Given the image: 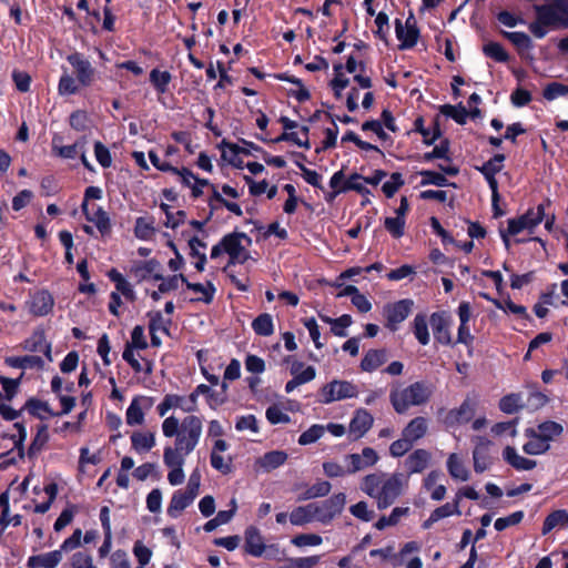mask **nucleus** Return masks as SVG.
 <instances>
[{
  "label": "nucleus",
  "mask_w": 568,
  "mask_h": 568,
  "mask_svg": "<svg viewBox=\"0 0 568 568\" xmlns=\"http://www.w3.org/2000/svg\"><path fill=\"white\" fill-rule=\"evenodd\" d=\"M161 430L165 438H174L172 445L163 449V464L169 469L168 481L179 486L185 480L184 465L186 457L192 454L203 435V418L197 415H186L183 419L175 415L166 416Z\"/></svg>",
  "instance_id": "nucleus-1"
},
{
  "label": "nucleus",
  "mask_w": 568,
  "mask_h": 568,
  "mask_svg": "<svg viewBox=\"0 0 568 568\" xmlns=\"http://www.w3.org/2000/svg\"><path fill=\"white\" fill-rule=\"evenodd\" d=\"M408 475L399 471H375L361 480L359 488L374 499L379 510L392 506L408 489Z\"/></svg>",
  "instance_id": "nucleus-2"
},
{
  "label": "nucleus",
  "mask_w": 568,
  "mask_h": 568,
  "mask_svg": "<svg viewBox=\"0 0 568 568\" xmlns=\"http://www.w3.org/2000/svg\"><path fill=\"white\" fill-rule=\"evenodd\" d=\"M536 20L530 22L529 31L538 39L544 38L549 30L568 28V0H545L535 4Z\"/></svg>",
  "instance_id": "nucleus-3"
},
{
  "label": "nucleus",
  "mask_w": 568,
  "mask_h": 568,
  "mask_svg": "<svg viewBox=\"0 0 568 568\" xmlns=\"http://www.w3.org/2000/svg\"><path fill=\"white\" fill-rule=\"evenodd\" d=\"M562 432V425L554 420H546L536 427L526 428L524 435L527 442L523 445V450L531 456L544 455L550 449L551 443Z\"/></svg>",
  "instance_id": "nucleus-4"
},
{
  "label": "nucleus",
  "mask_w": 568,
  "mask_h": 568,
  "mask_svg": "<svg viewBox=\"0 0 568 568\" xmlns=\"http://www.w3.org/2000/svg\"><path fill=\"white\" fill-rule=\"evenodd\" d=\"M251 243V237L244 233L227 234L212 247L211 258L227 254L229 265L243 264L250 258L248 247Z\"/></svg>",
  "instance_id": "nucleus-5"
},
{
  "label": "nucleus",
  "mask_w": 568,
  "mask_h": 568,
  "mask_svg": "<svg viewBox=\"0 0 568 568\" xmlns=\"http://www.w3.org/2000/svg\"><path fill=\"white\" fill-rule=\"evenodd\" d=\"M550 205V200H545L542 203L538 204L536 207L529 209L525 214L509 219L507 221V229L500 230V236L508 248L510 245L509 237L516 236L525 231L528 233H532L534 230L544 221L545 219V209Z\"/></svg>",
  "instance_id": "nucleus-6"
},
{
  "label": "nucleus",
  "mask_w": 568,
  "mask_h": 568,
  "mask_svg": "<svg viewBox=\"0 0 568 568\" xmlns=\"http://www.w3.org/2000/svg\"><path fill=\"white\" fill-rule=\"evenodd\" d=\"M432 392L427 385L420 382L395 389L390 393V403L398 414L405 413L410 406H418L426 403Z\"/></svg>",
  "instance_id": "nucleus-7"
},
{
  "label": "nucleus",
  "mask_w": 568,
  "mask_h": 568,
  "mask_svg": "<svg viewBox=\"0 0 568 568\" xmlns=\"http://www.w3.org/2000/svg\"><path fill=\"white\" fill-rule=\"evenodd\" d=\"M358 394V387L353 382L333 379L320 388L318 402L327 405L334 402L355 398Z\"/></svg>",
  "instance_id": "nucleus-8"
},
{
  "label": "nucleus",
  "mask_w": 568,
  "mask_h": 568,
  "mask_svg": "<svg viewBox=\"0 0 568 568\" xmlns=\"http://www.w3.org/2000/svg\"><path fill=\"white\" fill-rule=\"evenodd\" d=\"M333 69L334 78L329 81V87L335 98L338 100L345 98L348 111L354 112L358 108L359 92L354 87L344 92L349 87V78L344 73L342 64H335Z\"/></svg>",
  "instance_id": "nucleus-9"
},
{
  "label": "nucleus",
  "mask_w": 568,
  "mask_h": 568,
  "mask_svg": "<svg viewBox=\"0 0 568 568\" xmlns=\"http://www.w3.org/2000/svg\"><path fill=\"white\" fill-rule=\"evenodd\" d=\"M346 504V495L337 493L321 503H312L314 509L315 521L323 525L329 524L338 516Z\"/></svg>",
  "instance_id": "nucleus-10"
},
{
  "label": "nucleus",
  "mask_w": 568,
  "mask_h": 568,
  "mask_svg": "<svg viewBox=\"0 0 568 568\" xmlns=\"http://www.w3.org/2000/svg\"><path fill=\"white\" fill-rule=\"evenodd\" d=\"M414 301L403 298L394 303H387L383 308V315L386 318V327L396 332L399 324L403 323L412 313Z\"/></svg>",
  "instance_id": "nucleus-11"
},
{
  "label": "nucleus",
  "mask_w": 568,
  "mask_h": 568,
  "mask_svg": "<svg viewBox=\"0 0 568 568\" xmlns=\"http://www.w3.org/2000/svg\"><path fill=\"white\" fill-rule=\"evenodd\" d=\"M329 187H335L337 193L355 191L362 195H369L371 191L365 186L364 176L353 173L345 176L344 171H336L329 179Z\"/></svg>",
  "instance_id": "nucleus-12"
},
{
  "label": "nucleus",
  "mask_w": 568,
  "mask_h": 568,
  "mask_svg": "<svg viewBox=\"0 0 568 568\" xmlns=\"http://www.w3.org/2000/svg\"><path fill=\"white\" fill-rule=\"evenodd\" d=\"M155 398L148 395H135L125 410V423L129 426H141L145 415L153 407Z\"/></svg>",
  "instance_id": "nucleus-13"
},
{
  "label": "nucleus",
  "mask_w": 568,
  "mask_h": 568,
  "mask_svg": "<svg viewBox=\"0 0 568 568\" xmlns=\"http://www.w3.org/2000/svg\"><path fill=\"white\" fill-rule=\"evenodd\" d=\"M408 211V200L406 196H402L399 206L394 211L395 215L385 217L384 227L394 239H400L404 236L406 229V215Z\"/></svg>",
  "instance_id": "nucleus-14"
},
{
  "label": "nucleus",
  "mask_w": 568,
  "mask_h": 568,
  "mask_svg": "<svg viewBox=\"0 0 568 568\" xmlns=\"http://www.w3.org/2000/svg\"><path fill=\"white\" fill-rule=\"evenodd\" d=\"M51 389L57 395V397L60 400L61 404V410L59 413H53L50 410L47 403H42L38 400V412H47L50 415H62V414H69L73 407L75 406V398L73 396H70L68 394H63V382L62 378L59 376H54L51 381Z\"/></svg>",
  "instance_id": "nucleus-15"
},
{
  "label": "nucleus",
  "mask_w": 568,
  "mask_h": 568,
  "mask_svg": "<svg viewBox=\"0 0 568 568\" xmlns=\"http://www.w3.org/2000/svg\"><path fill=\"white\" fill-rule=\"evenodd\" d=\"M505 155L504 154H495L490 160L485 162L481 166L477 168L483 175L485 176L490 190L493 202H497L498 194V182L496 180V174L499 173L504 168Z\"/></svg>",
  "instance_id": "nucleus-16"
},
{
  "label": "nucleus",
  "mask_w": 568,
  "mask_h": 568,
  "mask_svg": "<svg viewBox=\"0 0 568 568\" xmlns=\"http://www.w3.org/2000/svg\"><path fill=\"white\" fill-rule=\"evenodd\" d=\"M67 60L73 69L74 78L80 81L82 87H90L95 77V70L90 61L80 53H72L68 55Z\"/></svg>",
  "instance_id": "nucleus-17"
},
{
  "label": "nucleus",
  "mask_w": 568,
  "mask_h": 568,
  "mask_svg": "<svg viewBox=\"0 0 568 568\" xmlns=\"http://www.w3.org/2000/svg\"><path fill=\"white\" fill-rule=\"evenodd\" d=\"M378 460L379 456L372 447H365L358 454H348L344 457V462L348 465L352 474L373 467Z\"/></svg>",
  "instance_id": "nucleus-18"
},
{
  "label": "nucleus",
  "mask_w": 568,
  "mask_h": 568,
  "mask_svg": "<svg viewBox=\"0 0 568 568\" xmlns=\"http://www.w3.org/2000/svg\"><path fill=\"white\" fill-rule=\"evenodd\" d=\"M429 322L435 339L442 345H450L453 342L450 316L446 312H435L430 315Z\"/></svg>",
  "instance_id": "nucleus-19"
},
{
  "label": "nucleus",
  "mask_w": 568,
  "mask_h": 568,
  "mask_svg": "<svg viewBox=\"0 0 568 568\" xmlns=\"http://www.w3.org/2000/svg\"><path fill=\"white\" fill-rule=\"evenodd\" d=\"M475 448L473 452L474 469L476 473H484L491 464L488 450L491 442L485 437L477 436L474 438Z\"/></svg>",
  "instance_id": "nucleus-20"
},
{
  "label": "nucleus",
  "mask_w": 568,
  "mask_h": 568,
  "mask_svg": "<svg viewBox=\"0 0 568 568\" xmlns=\"http://www.w3.org/2000/svg\"><path fill=\"white\" fill-rule=\"evenodd\" d=\"M244 549L253 557H261L266 550L264 537L260 529L254 526H250L244 531Z\"/></svg>",
  "instance_id": "nucleus-21"
},
{
  "label": "nucleus",
  "mask_w": 568,
  "mask_h": 568,
  "mask_svg": "<svg viewBox=\"0 0 568 568\" xmlns=\"http://www.w3.org/2000/svg\"><path fill=\"white\" fill-rule=\"evenodd\" d=\"M181 410L187 415H193L186 403L185 395L170 393L164 395L161 403L156 406L159 416L165 417L170 410Z\"/></svg>",
  "instance_id": "nucleus-22"
},
{
  "label": "nucleus",
  "mask_w": 568,
  "mask_h": 568,
  "mask_svg": "<svg viewBox=\"0 0 568 568\" xmlns=\"http://www.w3.org/2000/svg\"><path fill=\"white\" fill-rule=\"evenodd\" d=\"M374 418L366 409L359 408L351 419L348 432L355 439L363 437L373 426Z\"/></svg>",
  "instance_id": "nucleus-23"
},
{
  "label": "nucleus",
  "mask_w": 568,
  "mask_h": 568,
  "mask_svg": "<svg viewBox=\"0 0 568 568\" xmlns=\"http://www.w3.org/2000/svg\"><path fill=\"white\" fill-rule=\"evenodd\" d=\"M184 284L186 288L193 293V296L191 297L192 302H201L204 304H211L213 302L216 287L211 281L193 283L186 278Z\"/></svg>",
  "instance_id": "nucleus-24"
},
{
  "label": "nucleus",
  "mask_w": 568,
  "mask_h": 568,
  "mask_svg": "<svg viewBox=\"0 0 568 568\" xmlns=\"http://www.w3.org/2000/svg\"><path fill=\"white\" fill-rule=\"evenodd\" d=\"M132 272L140 282H149L161 278L162 268L159 261L151 258L135 264Z\"/></svg>",
  "instance_id": "nucleus-25"
},
{
  "label": "nucleus",
  "mask_w": 568,
  "mask_h": 568,
  "mask_svg": "<svg viewBox=\"0 0 568 568\" xmlns=\"http://www.w3.org/2000/svg\"><path fill=\"white\" fill-rule=\"evenodd\" d=\"M132 449L139 454H148L156 445L155 434L151 430H136L130 436Z\"/></svg>",
  "instance_id": "nucleus-26"
},
{
  "label": "nucleus",
  "mask_w": 568,
  "mask_h": 568,
  "mask_svg": "<svg viewBox=\"0 0 568 568\" xmlns=\"http://www.w3.org/2000/svg\"><path fill=\"white\" fill-rule=\"evenodd\" d=\"M196 497L186 490L178 489L173 493L166 513L171 518H178L184 509L191 506Z\"/></svg>",
  "instance_id": "nucleus-27"
},
{
  "label": "nucleus",
  "mask_w": 568,
  "mask_h": 568,
  "mask_svg": "<svg viewBox=\"0 0 568 568\" xmlns=\"http://www.w3.org/2000/svg\"><path fill=\"white\" fill-rule=\"evenodd\" d=\"M504 460L513 468L519 471L531 470L537 466V462L521 456L514 446L507 445L503 450Z\"/></svg>",
  "instance_id": "nucleus-28"
},
{
  "label": "nucleus",
  "mask_w": 568,
  "mask_h": 568,
  "mask_svg": "<svg viewBox=\"0 0 568 568\" xmlns=\"http://www.w3.org/2000/svg\"><path fill=\"white\" fill-rule=\"evenodd\" d=\"M396 37L402 42V48H413L418 40L419 31L414 21L407 19L405 24L400 21H396Z\"/></svg>",
  "instance_id": "nucleus-29"
},
{
  "label": "nucleus",
  "mask_w": 568,
  "mask_h": 568,
  "mask_svg": "<svg viewBox=\"0 0 568 568\" xmlns=\"http://www.w3.org/2000/svg\"><path fill=\"white\" fill-rule=\"evenodd\" d=\"M474 409L475 405L471 400H464L458 408L448 412L445 417L446 425L456 426L469 422L474 415Z\"/></svg>",
  "instance_id": "nucleus-30"
},
{
  "label": "nucleus",
  "mask_w": 568,
  "mask_h": 568,
  "mask_svg": "<svg viewBox=\"0 0 568 568\" xmlns=\"http://www.w3.org/2000/svg\"><path fill=\"white\" fill-rule=\"evenodd\" d=\"M288 455L284 450H272L265 453L263 456L256 459L255 466L265 471L270 473L286 463Z\"/></svg>",
  "instance_id": "nucleus-31"
},
{
  "label": "nucleus",
  "mask_w": 568,
  "mask_h": 568,
  "mask_svg": "<svg viewBox=\"0 0 568 568\" xmlns=\"http://www.w3.org/2000/svg\"><path fill=\"white\" fill-rule=\"evenodd\" d=\"M430 453L426 449H416L405 459L406 475L419 474L424 471L430 462Z\"/></svg>",
  "instance_id": "nucleus-32"
},
{
  "label": "nucleus",
  "mask_w": 568,
  "mask_h": 568,
  "mask_svg": "<svg viewBox=\"0 0 568 568\" xmlns=\"http://www.w3.org/2000/svg\"><path fill=\"white\" fill-rule=\"evenodd\" d=\"M446 466L448 474L453 479L459 481H467L469 479L470 473L464 465L463 459L456 453L449 454Z\"/></svg>",
  "instance_id": "nucleus-33"
},
{
  "label": "nucleus",
  "mask_w": 568,
  "mask_h": 568,
  "mask_svg": "<svg viewBox=\"0 0 568 568\" xmlns=\"http://www.w3.org/2000/svg\"><path fill=\"white\" fill-rule=\"evenodd\" d=\"M568 526V511L558 509L550 513L544 520L541 534L548 535L551 530L566 528Z\"/></svg>",
  "instance_id": "nucleus-34"
},
{
  "label": "nucleus",
  "mask_w": 568,
  "mask_h": 568,
  "mask_svg": "<svg viewBox=\"0 0 568 568\" xmlns=\"http://www.w3.org/2000/svg\"><path fill=\"white\" fill-rule=\"evenodd\" d=\"M428 429V424L424 417H415L403 430V436L408 438L413 444L423 438Z\"/></svg>",
  "instance_id": "nucleus-35"
},
{
  "label": "nucleus",
  "mask_w": 568,
  "mask_h": 568,
  "mask_svg": "<svg viewBox=\"0 0 568 568\" xmlns=\"http://www.w3.org/2000/svg\"><path fill=\"white\" fill-rule=\"evenodd\" d=\"M108 277L114 283L115 292H118L119 295H123L129 301H134L135 293L132 285L116 268H111L108 272Z\"/></svg>",
  "instance_id": "nucleus-36"
},
{
  "label": "nucleus",
  "mask_w": 568,
  "mask_h": 568,
  "mask_svg": "<svg viewBox=\"0 0 568 568\" xmlns=\"http://www.w3.org/2000/svg\"><path fill=\"white\" fill-rule=\"evenodd\" d=\"M122 357L135 373L143 372L145 375L152 374V372H153L152 362L144 359L143 363H141L135 356V349H131L130 347H124Z\"/></svg>",
  "instance_id": "nucleus-37"
},
{
  "label": "nucleus",
  "mask_w": 568,
  "mask_h": 568,
  "mask_svg": "<svg viewBox=\"0 0 568 568\" xmlns=\"http://www.w3.org/2000/svg\"><path fill=\"white\" fill-rule=\"evenodd\" d=\"M290 521L294 526H304L315 521L312 503L294 508L290 514Z\"/></svg>",
  "instance_id": "nucleus-38"
},
{
  "label": "nucleus",
  "mask_w": 568,
  "mask_h": 568,
  "mask_svg": "<svg viewBox=\"0 0 568 568\" xmlns=\"http://www.w3.org/2000/svg\"><path fill=\"white\" fill-rule=\"evenodd\" d=\"M363 69L362 63H357L353 57H349L346 61V65L343 67V71L354 74L353 80L357 83L361 89H369L372 87V80L368 75L357 73L358 70Z\"/></svg>",
  "instance_id": "nucleus-39"
},
{
  "label": "nucleus",
  "mask_w": 568,
  "mask_h": 568,
  "mask_svg": "<svg viewBox=\"0 0 568 568\" xmlns=\"http://www.w3.org/2000/svg\"><path fill=\"white\" fill-rule=\"evenodd\" d=\"M386 362V353L384 351L371 349L361 362V368L364 372H373Z\"/></svg>",
  "instance_id": "nucleus-40"
},
{
  "label": "nucleus",
  "mask_w": 568,
  "mask_h": 568,
  "mask_svg": "<svg viewBox=\"0 0 568 568\" xmlns=\"http://www.w3.org/2000/svg\"><path fill=\"white\" fill-rule=\"evenodd\" d=\"M275 141H291L296 145L305 149H310L311 146L308 141V128L305 125L297 128L295 131L293 130L291 132H284Z\"/></svg>",
  "instance_id": "nucleus-41"
},
{
  "label": "nucleus",
  "mask_w": 568,
  "mask_h": 568,
  "mask_svg": "<svg viewBox=\"0 0 568 568\" xmlns=\"http://www.w3.org/2000/svg\"><path fill=\"white\" fill-rule=\"evenodd\" d=\"M408 513V507H395L390 511L389 516H382L374 524V527L378 530H384L386 527L396 526L399 523L400 518L407 516Z\"/></svg>",
  "instance_id": "nucleus-42"
},
{
  "label": "nucleus",
  "mask_w": 568,
  "mask_h": 568,
  "mask_svg": "<svg viewBox=\"0 0 568 568\" xmlns=\"http://www.w3.org/2000/svg\"><path fill=\"white\" fill-rule=\"evenodd\" d=\"M413 333L420 345H427L430 341L426 315L417 314L413 321Z\"/></svg>",
  "instance_id": "nucleus-43"
},
{
  "label": "nucleus",
  "mask_w": 568,
  "mask_h": 568,
  "mask_svg": "<svg viewBox=\"0 0 568 568\" xmlns=\"http://www.w3.org/2000/svg\"><path fill=\"white\" fill-rule=\"evenodd\" d=\"M276 78L281 81H286L294 84L296 88L291 90V94L298 101L304 102L311 98L308 90L304 87L301 79L294 75L278 74Z\"/></svg>",
  "instance_id": "nucleus-44"
},
{
  "label": "nucleus",
  "mask_w": 568,
  "mask_h": 568,
  "mask_svg": "<svg viewBox=\"0 0 568 568\" xmlns=\"http://www.w3.org/2000/svg\"><path fill=\"white\" fill-rule=\"evenodd\" d=\"M82 84L72 74L64 72L59 81V93L62 95L75 94L81 90Z\"/></svg>",
  "instance_id": "nucleus-45"
},
{
  "label": "nucleus",
  "mask_w": 568,
  "mask_h": 568,
  "mask_svg": "<svg viewBox=\"0 0 568 568\" xmlns=\"http://www.w3.org/2000/svg\"><path fill=\"white\" fill-rule=\"evenodd\" d=\"M253 331L261 336H270L274 332L273 318L270 314L258 315L252 323Z\"/></svg>",
  "instance_id": "nucleus-46"
},
{
  "label": "nucleus",
  "mask_w": 568,
  "mask_h": 568,
  "mask_svg": "<svg viewBox=\"0 0 568 568\" xmlns=\"http://www.w3.org/2000/svg\"><path fill=\"white\" fill-rule=\"evenodd\" d=\"M172 80L171 73L153 69L150 72V81L159 93H165Z\"/></svg>",
  "instance_id": "nucleus-47"
},
{
  "label": "nucleus",
  "mask_w": 568,
  "mask_h": 568,
  "mask_svg": "<svg viewBox=\"0 0 568 568\" xmlns=\"http://www.w3.org/2000/svg\"><path fill=\"white\" fill-rule=\"evenodd\" d=\"M523 398L518 394H509L504 396L499 402V408L506 414H514L523 408Z\"/></svg>",
  "instance_id": "nucleus-48"
},
{
  "label": "nucleus",
  "mask_w": 568,
  "mask_h": 568,
  "mask_svg": "<svg viewBox=\"0 0 568 568\" xmlns=\"http://www.w3.org/2000/svg\"><path fill=\"white\" fill-rule=\"evenodd\" d=\"M325 433V427L323 425H312L308 429L303 432L298 437V444L302 446H306L317 442Z\"/></svg>",
  "instance_id": "nucleus-49"
},
{
  "label": "nucleus",
  "mask_w": 568,
  "mask_h": 568,
  "mask_svg": "<svg viewBox=\"0 0 568 568\" xmlns=\"http://www.w3.org/2000/svg\"><path fill=\"white\" fill-rule=\"evenodd\" d=\"M265 417L270 424H287L291 418L288 414L278 405H271L266 408Z\"/></svg>",
  "instance_id": "nucleus-50"
},
{
  "label": "nucleus",
  "mask_w": 568,
  "mask_h": 568,
  "mask_svg": "<svg viewBox=\"0 0 568 568\" xmlns=\"http://www.w3.org/2000/svg\"><path fill=\"white\" fill-rule=\"evenodd\" d=\"M518 420L497 423L491 427V434L495 436H509L515 438L518 435Z\"/></svg>",
  "instance_id": "nucleus-51"
},
{
  "label": "nucleus",
  "mask_w": 568,
  "mask_h": 568,
  "mask_svg": "<svg viewBox=\"0 0 568 568\" xmlns=\"http://www.w3.org/2000/svg\"><path fill=\"white\" fill-rule=\"evenodd\" d=\"M324 474L327 477L336 478L352 474L347 464L342 465L335 460L325 462L323 464Z\"/></svg>",
  "instance_id": "nucleus-52"
},
{
  "label": "nucleus",
  "mask_w": 568,
  "mask_h": 568,
  "mask_svg": "<svg viewBox=\"0 0 568 568\" xmlns=\"http://www.w3.org/2000/svg\"><path fill=\"white\" fill-rule=\"evenodd\" d=\"M422 185L447 186L448 180L440 172L425 170L420 172Z\"/></svg>",
  "instance_id": "nucleus-53"
},
{
  "label": "nucleus",
  "mask_w": 568,
  "mask_h": 568,
  "mask_svg": "<svg viewBox=\"0 0 568 568\" xmlns=\"http://www.w3.org/2000/svg\"><path fill=\"white\" fill-rule=\"evenodd\" d=\"M158 281H160V284L158 286L160 288V292L165 294L171 291L178 290L179 283L182 282L184 284V282H186V277L183 274H174L166 277H164L161 274V278H159Z\"/></svg>",
  "instance_id": "nucleus-54"
},
{
  "label": "nucleus",
  "mask_w": 568,
  "mask_h": 568,
  "mask_svg": "<svg viewBox=\"0 0 568 568\" xmlns=\"http://www.w3.org/2000/svg\"><path fill=\"white\" fill-rule=\"evenodd\" d=\"M71 568H98L94 565L93 557L88 551H77L70 559Z\"/></svg>",
  "instance_id": "nucleus-55"
},
{
  "label": "nucleus",
  "mask_w": 568,
  "mask_h": 568,
  "mask_svg": "<svg viewBox=\"0 0 568 568\" xmlns=\"http://www.w3.org/2000/svg\"><path fill=\"white\" fill-rule=\"evenodd\" d=\"M210 463L215 470L223 475H227L232 471V458L230 456L225 457L222 454H211Z\"/></svg>",
  "instance_id": "nucleus-56"
},
{
  "label": "nucleus",
  "mask_w": 568,
  "mask_h": 568,
  "mask_svg": "<svg viewBox=\"0 0 568 568\" xmlns=\"http://www.w3.org/2000/svg\"><path fill=\"white\" fill-rule=\"evenodd\" d=\"M4 363L13 368H33L36 367V355L9 356Z\"/></svg>",
  "instance_id": "nucleus-57"
},
{
  "label": "nucleus",
  "mask_w": 568,
  "mask_h": 568,
  "mask_svg": "<svg viewBox=\"0 0 568 568\" xmlns=\"http://www.w3.org/2000/svg\"><path fill=\"white\" fill-rule=\"evenodd\" d=\"M70 125L77 131H87L91 125V119L85 111L78 110L70 115Z\"/></svg>",
  "instance_id": "nucleus-58"
},
{
  "label": "nucleus",
  "mask_w": 568,
  "mask_h": 568,
  "mask_svg": "<svg viewBox=\"0 0 568 568\" xmlns=\"http://www.w3.org/2000/svg\"><path fill=\"white\" fill-rule=\"evenodd\" d=\"M349 513L357 519L368 523L374 517V511L369 509L366 501H358L349 507Z\"/></svg>",
  "instance_id": "nucleus-59"
},
{
  "label": "nucleus",
  "mask_w": 568,
  "mask_h": 568,
  "mask_svg": "<svg viewBox=\"0 0 568 568\" xmlns=\"http://www.w3.org/2000/svg\"><path fill=\"white\" fill-rule=\"evenodd\" d=\"M125 347L131 349H145L148 347L146 337L144 335V328L136 325L131 333V341L126 343Z\"/></svg>",
  "instance_id": "nucleus-60"
},
{
  "label": "nucleus",
  "mask_w": 568,
  "mask_h": 568,
  "mask_svg": "<svg viewBox=\"0 0 568 568\" xmlns=\"http://www.w3.org/2000/svg\"><path fill=\"white\" fill-rule=\"evenodd\" d=\"M484 53L497 62H506L508 60V53L505 51L504 47L497 42L485 44Z\"/></svg>",
  "instance_id": "nucleus-61"
},
{
  "label": "nucleus",
  "mask_w": 568,
  "mask_h": 568,
  "mask_svg": "<svg viewBox=\"0 0 568 568\" xmlns=\"http://www.w3.org/2000/svg\"><path fill=\"white\" fill-rule=\"evenodd\" d=\"M320 562V556L290 558L284 568H313Z\"/></svg>",
  "instance_id": "nucleus-62"
},
{
  "label": "nucleus",
  "mask_w": 568,
  "mask_h": 568,
  "mask_svg": "<svg viewBox=\"0 0 568 568\" xmlns=\"http://www.w3.org/2000/svg\"><path fill=\"white\" fill-rule=\"evenodd\" d=\"M62 559L61 548L53 550L41 556H38V567L54 568L59 565Z\"/></svg>",
  "instance_id": "nucleus-63"
},
{
  "label": "nucleus",
  "mask_w": 568,
  "mask_h": 568,
  "mask_svg": "<svg viewBox=\"0 0 568 568\" xmlns=\"http://www.w3.org/2000/svg\"><path fill=\"white\" fill-rule=\"evenodd\" d=\"M568 95V85L559 82L549 83L544 89V98L548 101H552L559 97Z\"/></svg>",
  "instance_id": "nucleus-64"
}]
</instances>
